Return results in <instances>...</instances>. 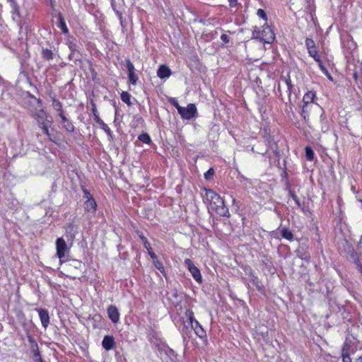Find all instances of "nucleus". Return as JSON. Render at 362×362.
<instances>
[{
	"label": "nucleus",
	"instance_id": "nucleus-43",
	"mask_svg": "<svg viewBox=\"0 0 362 362\" xmlns=\"http://www.w3.org/2000/svg\"><path fill=\"white\" fill-rule=\"evenodd\" d=\"M83 192L84 195L83 197L86 200L94 199V198L92 197V195L90 194V192L88 189H83Z\"/></svg>",
	"mask_w": 362,
	"mask_h": 362
},
{
	"label": "nucleus",
	"instance_id": "nucleus-59",
	"mask_svg": "<svg viewBox=\"0 0 362 362\" xmlns=\"http://www.w3.org/2000/svg\"><path fill=\"white\" fill-rule=\"evenodd\" d=\"M253 277H254V279H253L254 281H255V280H256V279H257V277H255V276H253Z\"/></svg>",
	"mask_w": 362,
	"mask_h": 362
},
{
	"label": "nucleus",
	"instance_id": "nucleus-34",
	"mask_svg": "<svg viewBox=\"0 0 362 362\" xmlns=\"http://www.w3.org/2000/svg\"><path fill=\"white\" fill-rule=\"evenodd\" d=\"M130 98H131L130 94L126 91H123L121 94L122 100L127 105L131 104Z\"/></svg>",
	"mask_w": 362,
	"mask_h": 362
},
{
	"label": "nucleus",
	"instance_id": "nucleus-20",
	"mask_svg": "<svg viewBox=\"0 0 362 362\" xmlns=\"http://www.w3.org/2000/svg\"><path fill=\"white\" fill-rule=\"evenodd\" d=\"M66 232L67 236L71 240H73L77 233V229L74 224L70 223L66 226Z\"/></svg>",
	"mask_w": 362,
	"mask_h": 362
},
{
	"label": "nucleus",
	"instance_id": "nucleus-7",
	"mask_svg": "<svg viewBox=\"0 0 362 362\" xmlns=\"http://www.w3.org/2000/svg\"><path fill=\"white\" fill-rule=\"evenodd\" d=\"M28 341L30 343V350L35 362H45L41 356L39 346L35 339L31 336H28Z\"/></svg>",
	"mask_w": 362,
	"mask_h": 362
},
{
	"label": "nucleus",
	"instance_id": "nucleus-38",
	"mask_svg": "<svg viewBox=\"0 0 362 362\" xmlns=\"http://www.w3.org/2000/svg\"><path fill=\"white\" fill-rule=\"evenodd\" d=\"M268 146L270 149H272L275 154L278 153V146L277 144L271 140H268Z\"/></svg>",
	"mask_w": 362,
	"mask_h": 362
},
{
	"label": "nucleus",
	"instance_id": "nucleus-53",
	"mask_svg": "<svg viewBox=\"0 0 362 362\" xmlns=\"http://www.w3.org/2000/svg\"><path fill=\"white\" fill-rule=\"evenodd\" d=\"M328 130H329L328 126H327L325 124V125L324 124L322 125V131L323 132H327Z\"/></svg>",
	"mask_w": 362,
	"mask_h": 362
},
{
	"label": "nucleus",
	"instance_id": "nucleus-5",
	"mask_svg": "<svg viewBox=\"0 0 362 362\" xmlns=\"http://www.w3.org/2000/svg\"><path fill=\"white\" fill-rule=\"evenodd\" d=\"M184 264L188 271L190 272L194 279L199 284H201L203 282V279L202 275L199 268L194 265V262L190 259H185Z\"/></svg>",
	"mask_w": 362,
	"mask_h": 362
},
{
	"label": "nucleus",
	"instance_id": "nucleus-17",
	"mask_svg": "<svg viewBox=\"0 0 362 362\" xmlns=\"http://www.w3.org/2000/svg\"><path fill=\"white\" fill-rule=\"evenodd\" d=\"M171 74L170 69L165 65H161L157 71V75L160 78H168Z\"/></svg>",
	"mask_w": 362,
	"mask_h": 362
},
{
	"label": "nucleus",
	"instance_id": "nucleus-36",
	"mask_svg": "<svg viewBox=\"0 0 362 362\" xmlns=\"http://www.w3.org/2000/svg\"><path fill=\"white\" fill-rule=\"evenodd\" d=\"M128 79L132 84L135 85L138 81V76L134 72L128 73Z\"/></svg>",
	"mask_w": 362,
	"mask_h": 362
},
{
	"label": "nucleus",
	"instance_id": "nucleus-44",
	"mask_svg": "<svg viewBox=\"0 0 362 362\" xmlns=\"http://www.w3.org/2000/svg\"><path fill=\"white\" fill-rule=\"evenodd\" d=\"M221 40H222L223 42H224L225 44H227L230 42V37L226 34V33H223L221 35Z\"/></svg>",
	"mask_w": 362,
	"mask_h": 362
},
{
	"label": "nucleus",
	"instance_id": "nucleus-37",
	"mask_svg": "<svg viewBox=\"0 0 362 362\" xmlns=\"http://www.w3.org/2000/svg\"><path fill=\"white\" fill-rule=\"evenodd\" d=\"M69 48L71 51V55H74L76 53H78V51L77 49V45L76 43L73 42H69Z\"/></svg>",
	"mask_w": 362,
	"mask_h": 362
},
{
	"label": "nucleus",
	"instance_id": "nucleus-1",
	"mask_svg": "<svg viewBox=\"0 0 362 362\" xmlns=\"http://www.w3.org/2000/svg\"><path fill=\"white\" fill-rule=\"evenodd\" d=\"M205 197L209 202V209L221 216H230V212L221 196L210 189H205Z\"/></svg>",
	"mask_w": 362,
	"mask_h": 362
},
{
	"label": "nucleus",
	"instance_id": "nucleus-42",
	"mask_svg": "<svg viewBox=\"0 0 362 362\" xmlns=\"http://www.w3.org/2000/svg\"><path fill=\"white\" fill-rule=\"evenodd\" d=\"M339 275L341 276V280H342V284L347 288V289H349V281L345 279L343 275L341 274V273L340 272V271H338L337 272Z\"/></svg>",
	"mask_w": 362,
	"mask_h": 362
},
{
	"label": "nucleus",
	"instance_id": "nucleus-2",
	"mask_svg": "<svg viewBox=\"0 0 362 362\" xmlns=\"http://www.w3.org/2000/svg\"><path fill=\"white\" fill-rule=\"evenodd\" d=\"M251 39L257 40L263 43L271 44L275 39V35L267 23H264L261 28L257 26L253 28Z\"/></svg>",
	"mask_w": 362,
	"mask_h": 362
},
{
	"label": "nucleus",
	"instance_id": "nucleus-22",
	"mask_svg": "<svg viewBox=\"0 0 362 362\" xmlns=\"http://www.w3.org/2000/svg\"><path fill=\"white\" fill-rule=\"evenodd\" d=\"M51 124H52V121L48 122L44 124L39 126V127L42 129L43 133L48 136V138L50 141H54L52 136L49 133V127L51 126Z\"/></svg>",
	"mask_w": 362,
	"mask_h": 362
},
{
	"label": "nucleus",
	"instance_id": "nucleus-13",
	"mask_svg": "<svg viewBox=\"0 0 362 362\" xmlns=\"http://www.w3.org/2000/svg\"><path fill=\"white\" fill-rule=\"evenodd\" d=\"M61 124H62L63 128L66 129V132L69 133H73L75 130V127L72 123V122L65 115L60 117Z\"/></svg>",
	"mask_w": 362,
	"mask_h": 362
},
{
	"label": "nucleus",
	"instance_id": "nucleus-8",
	"mask_svg": "<svg viewBox=\"0 0 362 362\" xmlns=\"http://www.w3.org/2000/svg\"><path fill=\"white\" fill-rule=\"evenodd\" d=\"M305 42L309 55L313 57L315 62H320V57L318 54V52L314 40L310 38H306Z\"/></svg>",
	"mask_w": 362,
	"mask_h": 362
},
{
	"label": "nucleus",
	"instance_id": "nucleus-33",
	"mask_svg": "<svg viewBox=\"0 0 362 362\" xmlns=\"http://www.w3.org/2000/svg\"><path fill=\"white\" fill-rule=\"evenodd\" d=\"M144 247L148 251V253L149 256L151 257V258L155 259L156 257V255L153 252L149 242L144 243Z\"/></svg>",
	"mask_w": 362,
	"mask_h": 362
},
{
	"label": "nucleus",
	"instance_id": "nucleus-41",
	"mask_svg": "<svg viewBox=\"0 0 362 362\" xmlns=\"http://www.w3.org/2000/svg\"><path fill=\"white\" fill-rule=\"evenodd\" d=\"M286 190H288L289 195L291 196V197L293 199H296L297 197L296 193L291 189V185L288 183L286 185Z\"/></svg>",
	"mask_w": 362,
	"mask_h": 362
},
{
	"label": "nucleus",
	"instance_id": "nucleus-16",
	"mask_svg": "<svg viewBox=\"0 0 362 362\" xmlns=\"http://www.w3.org/2000/svg\"><path fill=\"white\" fill-rule=\"evenodd\" d=\"M316 98V93L315 91H308L303 98V105L310 106L311 104L314 102L315 98Z\"/></svg>",
	"mask_w": 362,
	"mask_h": 362
},
{
	"label": "nucleus",
	"instance_id": "nucleus-30",
	"mask_svg": "<svg viewBox=\"0 0 362 362\" xmlns=\"http://www.w3.org/2000/svg\"><path fill=\"white\" fill-rule=\"evenodd\" d=\"M185 315L189 320L187 325H192L197 320L194 317V312L191 309L187 310Z\"/></svg>",
	"mask_w": 362,
	"mask_h": 362
},
{
	"label": "nucleus",
	"instance_id": "nucleus-21",
	"mask_svg": "<svg viewBox=\"0 0 362 362\" xmlns=\"http://www.w3.org/2000/svg\"><path fill=\"white\" fill-rule=\"evenodd\" d=\"M153 265L164 276L166 277V274L165 272V268L163 267V263L158 260V257L156 256L155 259H152Z\"/></svg>",
	"mask_w": 362,
	"mask_h": 362
},
{
	"label": "nucleus",
	"instance_id": "nucleus-57",
	"mask_svg": "<svg viewBox=\"0 0 362 362\" xmlns=\"http://www.w3.org/2000/svg\"><path fill=\"white\" fill-rule=\"evenodd\" d=\"M232 204H233V205L236 204V199L235 198H233Z\"/></svg>",
	"mask_w": 362,
	"mask_h": 362
},
{
	"label": "nucleus",
	"instance_id": "nucleus-24",
	"mask_svg": "<svg viewBox=\"0 0 362 362\" xmlns=\"http://www.w3.org/2000/svg\"><path fill=\"white\" fill-rule=\"evenodd\" d=\"M54 55L52 50L47 48L42 49V57L44 59L52 60L54 58Z\"/></svg>",
	"mask_w": 362,
	"mask_h": 362
},
{
	"label": "nucleus",
	"instance_id": "nucleus-60",
	"mask_svg": "<svg viewBox=\"0 0 362 362\" xmlns=\"http://www.w3.org/2000/svg\"><path fill=\"white\" fill-rule=\"evenodd\" d=\"M228 33H229L230 34L233 33L231 31H227Z\"/></svg>",
	"mask_w": 362,
	"mask_h": 362
},
{
	"label": "nucleus",
	"instance_id": "nucleus-39",
	"mask_svg": "<svg viewBox=\"0 0 362 362\" xmlns=\"http://www.w3.org/2000/svg\"><path fill=\"white\" fill-rule=\"evenodd\" d=\"M214 170L211 168H209L205 173H204V177L206 180H210L214 175Z\"/></svg>",
	"mask_w": 362,
	"mask_h": 362
},
{
	"label": "nucleus",
	"instance_id": "nucleus-26",
	"mask_svg": "<svg viewBox=\"0 0 362 362\" xmlns=\"http://www.w3.org/2000/svg\"><path fill=\"white\" fill-rule=\"evenodd\" d=\"M310 106L303 105L302 107L300 115L305 122H307L309 119V112L310 109Z\"/></svg>",
	"mask_w": 362,
	"mask_h": 362
},
{
	"label": "nucleus",
	"instance_id": "nucleus-50",
	"mask_svg": "<svg viewBox=\"0 0 362 362\" xmlns=\"http://www.w3.org/2000/svg\"><path fill=\"white\" fill-rule=\"evenodd\" d=\"M113 9L115 11L117 16H118V18L120 20V23L123 26L122 14L120 12H119L118 11H116L114 7H113Z\"/></svg>",
	"mask_w": 362,
	"mask_h": 362
},
{
	"label": "nucleus",
	"instance_id": "nucleus-11",
	"mask_svg": "<svg viewBox=\"0 0 362 362\" xmlns=\"http://www.w3.org/2000/svg\"><path fill=\"white\" fill-rule=\"evenodd\" d=\"M32 115L37 120L38 126H40L48 122L52 121L51 119H49V117L47 115L46 112L42 109L36 112L33 113Z\"/></svg>",
	"mask_w": 362,
	"mask_h": 362
},
{
	"label": "nucleus",
	"instance_id": "nucleus-51",
	"mask_svg": "<svg viewBox=\"0 0 362 362\" xmlns=\"http://www.w3.org/2000/svg\"><path fill=\"white\" fill-rule=\"evenodd\" d=\"M73 266L75 267V268H78L80 266H81V262L78 261V260H73Z\"/></svg>",
	"mask_w": 362,
	"mask_h": 362
},
{
	"label": "nucleus",
	"instance_id": "nucleus-4",
	"mask_svg": "<svg viewBox=\"0 0 362 362\" xmlns=\"http://www.w3.org/2000/svg\"><path fill=\"white\" fill-rule=\"evenodd\" d=\"M56 255L59 259V263L62 264L66 260V253H69V248L63 238H58L56 240Z\"/></svg>",
	"mask_w": 362,
	"mask_h": 362
},
{
	"label": "nucleus",
	"instance_id": "nucleus-45",
	"mask_svg": "<svg viewBox=\"0 0 362 362\" xmlns=\"http://www.w3.org/2000/svg\"><path fill=\"white\" fill-rule=\"evenodd\" d=\"M285 82H286V86H287L288 91L289 92V93H291V89H292L293 86H292L291 81V78H290L289 76L287 78L285 79Z\"/></svg>",
	"mask_w": 362,
	"mask_h": 362
},
{
	"label": "nucleus",
	"instance_id": "nucleus-58",
	"mask_svg": "<svg viewBox=\"0 0 362 362\" xmlns=\"http://www.w3.org/2000/svg\"><path fill=\"white\" fill-rule=\"evenodd\" d=\"M37 103L41 105V100H38Z\"/></svg>",
	"mask_w": 362,
	"mask_h": 362
},
{
	"label": "nucleus",
	"instance_id": "nucleus-49",
	"mask_svg": "<svg viewBox=\"0 0 362 362\" xmlns=\"http://www.w3.org/2000/svg\"><path fill=\"white\" fill-rule=\"evenodd\" d=\"M349 345L348 344L347 342H345L344 344V346H343V348H342V354L349 353Z\"/></svg>",
	"mask_w": 362,
	"mask_h": 362
},
{
	"label": "nucleus",
	"instance_id": "nucleus-18",
	"mask_svg": "<svg viewBox=\"0 0 362 362\" xmlns=\"http://www.w3.org/2000/svg\"><path fill=\"white\" fill-rule=\"evenodd\" d=\"M57 26L63 33L66 34L69 33V29L62 13H59L58 15Z\"/></svg>",
	"mask_w": 362,
	"mask_h": 362
},
{
	"label": "nucleus",
	"instance_id": "nucleus-14",
	"mask_svg": "<svg viewBox=\"0 0 362 362\" xmlns=\"http://www.w3.org/2000/svg\"><path fill=\"white\" fill-rule=\"evenodd\" d=\"M52 107L54 110L57 112L58 117H61L64 114V111L63 110L62 103L57 98H53L52 100Z\"/></svg>",
	"mask_w": 362,
	"mask_h": 362
},
{
	"label": "nucleus",
	"instance_id": "nucleus-3",
	"mask_svg": "<svg viewBox=\"0 0 362 362\" xmlns=\"http://www.w3.org/2000/svg\"><path fill=\"white\" fill-rule=\"evenodd\" d=\"M189 327H190L192 329H194L197 336L200 339H204L206 337L205 330L200 323L196 320L192 325H187L186 322H185L183 327L180 329V332L184 340H185L187 337H189L190 329Z\"/></svg>",
	"mask_w": 362,
	"mask_h": 362
},
{
	"label": "nucleus",
	"instance_id": "nucleus-12",
	"mask_svg": "<svg viewBox=\"0 0 362 362\" xmlns=\"http://www.w3.org/2000/svg\"><path fill=\"white\" fill-rule=\"evenodd\" d=\"M102 346L106 351L112 350L115 346V341L113 336L105 335L102 341Z\"/></svg>",
	"mask_w": 362,
	"mask_h": 362
},
{
	"label": "nucleus",
	"instance_id": "nucleus-32",
	"mask_svg": "<svg viewBox=\"0 0 362 362\" xmlns=\"http://www.w3.org/2000/svg\"><path fill=\"white\" fill-rule=\"evenodd\" d=\"M305 156L308 160L312 161L315 157V153L311 147L306 146L305 148Z\"/></svg>",
	"mask_w": 362,
	"mask_h": 362
},
{
	"label": "nucleus",
	"instance_id": "nucleus-48",
	"mask_svg": "<svg viewBox=\"0 0 362 362\" xmlns=\"http://www.w3.org/2000/svg\"><path fill=\"white\" fill-rule=\"evenodd\" d=\"M170 103H171L172 105H173L177 110V107H181L177 100L175 98H172L170 100Z\"/></svg>",
	"mask_w": 362,
	"mask_h": 362
},
{
	"label": "nucleus",
	"instance_id": "nucleus-31",
	"mask_svg": "<svg viewBox=\"0 0 362 362\" xmlns=\"http://www.w3.org/2000/svg\"><path fill=\"white\" fill-rule=\"evenodd\" d=\"M317 64H318V66L320 69V70L322 71V73L327 76V78L330 80V81H332L333 78L332 77V76L330 75L329 72L328 71L327 69L323 65L322 62V60L321 59H320V62H317Z\"/></svg>",
	"mask_w": 362,
	"mask_h": 362
},
{
	"label": "nucleus",
	"instance_id": "nucleus-28",
	"mask_svg": "<svg viewBox=\"0 0 362 362\" xmlns=\"http://www.w3.org/2000/svg\"><path fill=\"white\" fill-rule=\"evenodd\" d=\"M92 113H93V119L95 120V122L98 124L99 122H100L101 121H103L100 117H99V114H98V112L97 110V107H96V105L95 103H92Z\"/></svg>",
	"mask_w": 362,
	"mask_h": 362
},
{
	"label": "nucleus",
	"instance_id": "nucleus-25",
	"mask_svg": "<svg viewBox=\"0 0 362 362\" xmlns=\"http://www.w3.org/2000/svg\"><path fill=\"white\" fill-rule=\"evenodd\" d=\"M351 257L355 264L356 268L358 269V271H362V262L359 257H358L357 254L355 252H353L351 255Z\"/></svg>",
	"mask_w": 362,
	"mask_h": 362
},
{
	"label": "nucleus",
	"instance_id": "nucleus-56",
	"mask_svg": "<svg viewBox=\"0 0 362 362\" xmlns=\"http://www.w3.org/2000/svg\"><path fill=\"white\" fill-rule=\"evenodd\" d=\"M355 362H362V357H358Z\"/></svg>",
	"mask_w": 362,
	"mask_h": 362
},
{
	"label": "nucleus",
	"instance_id": "nucleus-9",
	"mask_svg": "<svg viewBox=\"0 0 362 362\" xmlns=\"http://www.w3.org/2000/svg\"><path fill=\"white\" fill-rule=\"evenodd\" d=\"M35 310L37 312L39 315L42 326L45 329H47L50 322V317L48 311L46 309L40 308H35Z\"/></svg>",
	"mask_w": 362,
	"mask_h": 362
},
{
	"label": "nucleus",
	"instance_id": "nucleus-52",
	"mask_svg": "<svg viewBox=\"0 0 362 362\" xmlns=\"http://www.w3.org/2000/svg\"><path fill=\"white\" fill-rule=\"evenodd\" d=\"M229 2V6L230 7H233L236 5L238 0H228Z\"/></svg>",
	"mask_w": 362,
	"mask_h": 362
},
{
	"label": "nucleus",
	"instance_id": "nucleus-40",
	"mask_svg": "<svg viewBox=\"0 0 362 362\" xmlns=\"http://www.w3.org/2000/svg\"><path fill=\"white\" fill-rule=\"evenodd\" d=\"M127 69L128 70V73L134 72V66L129 59L127 60Z\"/></svg>",
	"mask_w": 362,
	"mask_h": 362
},
{
	"label": "nucleus",
	"instance_id": "nucleus-54",
	"mask_svg": "<svg viewBox=\"0 0 362 362\" xmlns=\"http://www.w3.org/2000/svg\"><path fill=\"white\" fill-rule=\"evenodd\" d=\"M140 238H141L144 245V243L148 242V240L146 239V238L144 237V235H141Z\"/></svg>",
	"mask_w": 362,
	"mask_h": 362
},
{
	"label": "nucleus",
	"instance_id": "nucleus-47",
	"mask_svg": "<svg viewBox=\"0 0 362 362\" xmlns=\"http://www.w3.org/2000/svg\"><path fill=\"white\" fill-rule=\"evenodd\" d=\"M293 201L295 202V203L297 205L298 208H299L300 209L303 211V206L300 203V202L299 199L298 198V197L296 199H294Z\"/></svg>",
	"mask_w": 362,
	"mask_h": 362
},
{
	"label": "nucleus",
	"instance_id": "nucleus-15",
	"mask_svg": "<svg viewBox=\"0 0 362 362\" xmlns=\"http://www.w3.org/2000/svg\"><path fill=\"white\" fill-rule=\"evenodd\" d=\"M85 211L91 214H95L97 210V203L95 199L86 200L84 203Z\"/></svg>",
	"mask_w": 362,
	"mask_h": 362
},
{
	"label": "nucleus",
	"instance_id": "nucleus-29",
	"mask_svg": "<svg viewBox=\"0 0 362 362\" xmlns=\"http://www.w3.org/2000/svg\"><path fill=\"white\" fill-rule=\"evenodd\" d=\"M98 124L100 125V128L107 133V134L110 136V139H113L112 132L110 130V129L109 128V127L103 121H101L100 122H99Z\"/></svg>",
	"mask_w": 362,
	"mask_h": 362
},
{
	"label": "nucleus",
	"instance_id": "nucleus-35",
	"mask_svg": "<svg viewBox=\"0 0 362 362\" xmlns=\"http://www.w3.org/2000/svg\"><path fill=\"white\" fill-rule=\"evenodd\" d=\"M257 15L259 18L263 19L265 23H267V15L264 10L259 8L257 11Z\"/></svg>",
	"mask_w": 362,
	"mask_h": 362
},
{
	"label": "nucleus",
	"instance_id": "nucleus-46",
	"mask_svg": "<svg viewBox=\"0 0 362 362\" xmlns=\"http://www.w3.org/2000/svg\"><path fill=\"white\" fill-rule=\"evenodd\" d=\"M342 361L343 362H352L349 353L342 354Z\"/></svg>",
	"mask_w": 362,
	"mask_h": 362
},
{
	"label": "nucleus",
	"instance_id": "nucleus-27",
	"mask_svg": "<svg viewBox=\"0 0 362 362\" xmlns=\"http://www.w3.org/2000/svg\"><path fill=\"white\" fill-rule=\"evenodd\" d=\"M138 139L146 144H150L152 141L148 134L143 133L138 136Z\"/></svg>",
	"mask_w": 362,
	"mask_h": 362
},
{
	"label": "nucleus",
	"instance_id": "nucleus-55",
	"mask_svg": "<svg viewBox=\"0 0 362 362\" xmlns=\"http://www.w3.org/2000/svg\"><path fill=\"white\" fill-rule=\"evenodd\" d=\"M325 120V115H324V114H322V115H320V122H323Z\"/></svg>",
	"mask_w": 362,
	"mask_h": 362
},
{
	"label": "nucleus",
	"instance_id": "nucleus-23",
	"mask_svg": "<svg viewBox=\"0 0 362 362\" xmlns=\"http://www.w3.org/2000/svg\"><path fill=\"white\" fill-rule=\"evenodd\" d=\"M281 234L284 238L289 241H292L293 239V233L287 228H283L281 230Z\"/></svg>",
	"mask_w": 362,
	"mask_h": 362
},
{
	"label": "nucleus",
	"instance_id": "nucleus-6",
	"mask_svg": "<svg viewBox=\"0 0 362 362\" xmlns=\"http://www.w3.org/2000/svg\"><path fill=\"white\" fill-rule=\"evenodd\" d=\"M177 112L181 118L189 120L195 116L197 112V110L194 104L189 103L186 107L182 106L177 107Z\"/></svg>",
	"mask_w": 362,
	"mask_h": 362
},
{
	"label": "nucleus",
	"instance_id": "nucleus-10",
	"mask_svg": "<svg viewBox=\"0 0 362 362\" xmlns=\"http://www.w3.org/2000/svg\"><path fill=\"white\" fill-rule=\"evenodd\" d=\"M108 317L113 324H117L119 321V312L117 308L114 305H110L107 309Z\"/></svg>",
	"mask_w": 362,
	"mask_h": 362
},
{
	"label": "nucleus",
	"instance_id": "nucleus-19",
	"mask_svg": "<svg viewBox=\"0 0 362 362\" xmlns=\"http://www.w3.org/2000/svg\"><path fill=\"white\" fill-rule=\"evenodd\" d=\"M12 8V18L13 20L18 21V18H20V8L18 5L17 4L16 1L12 0V5H11Z\"/></svg>",
	"mask_w": 362,
	"mask_h": 362
}]
</instances>
